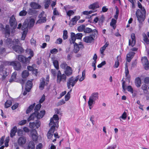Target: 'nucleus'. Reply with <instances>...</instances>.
Here are the masks:
<instances>
[{
  "mask_svg": "<svg viewBox=\"0 0 149 149\" xmlns=\"http://www.w3.org/2000/svg\"><path fill=\"white\" fill-rule=\"evenodd\" d=\"M58 116L56 114L54 115L53 117L51 118L49 123V125L51 128L47 134V137L48 139H51L53 136L55 127H58Z\"/></svg>",
  "mask_w": 149,
  "mask_h": 149,
  "instance_id": "nucleus-1",
  "label": "nucleus"
},
{
  "mask_svg": "<svg viewBox=\"0 0 149 149\" xmlns=\"http://www.w3.org/2000/svg\"><path fill=\"white\" fill-rule=\"evenodd\" d=\"M79 78V75L77 76L75 78L73 77H70L67 82V86L68 89L70 88V86L73 87L78 81Z\"/></svg>",
  "mask_w": 149,
  "mask_h": 149,
  "instance_id": "nucleus-2",
  "label": "nucleus"
},
{
  "mask_svg": "<svg viewBox=\"0 0 149 149\" xmlns=\"http://www.w3.org/2000/svg\"><path fill=\"white\" fill-rule=\"evenodd\" d=\"M57 83L58 84H60L61 81L65 82L66 81L67 77L64 74H62L60 70L58 72L57 76Z\"/></svg>",
  "mask_w": 149,
  "mask_h": 149,
  "instance_id": "nucleus-3",
  "label": "nucleus"
},
{
  "mask_svg": "<svg viewBox=\"0 0 149 149\" xmlns=\"http://www.w3.org/2000/svg\"><path fill=\"white\" fill-rule=\"evenodd\" d=\"M136 15L139 23L140 24L142 23L145 19L146 15L142 14L140 10L139 9L136 10Z\"/></svg>",
  "mask_w": 149,
  "mask_h": 149,
  "instance_id": "nucleus-4",
  "label": "nucleus"
},
{
  "mask_svg": "<svg viewBox=\"0 0 149 149\" xmlns=\"http://www.w3.org/2000/svg\"><path fill=\"white\" fill-rule=\"evenodd\" d=\"M8 64L10 65L13 66L14 69L16 70H19L21 68V65L20 63L17 61H13L8 62Z\"/></svg>",
  "mask_w": 149,
  "mask_h": 149,
  "instance_id": "nucleus-5",
  "label": "nucleus"
},
{
  "mask_svg": "<svg viewBox=\"0 0 149 149\" xmlns=\"http://www.w3.org/2000/svg\"><path fill=\"white\" fill-rule=\"evenodd\" d=\"M99 98V94L97 92H95L92 93L89 97L88 101L95 103V101L98 100Z\"/></svg>",
  "mask_w": 149,
  "mask_h": 149,
  "instance_id": "nucleus-6",
  "label": "nucleus"
},
{
  "mask_svg": "<svg viewBox=\"0 0 149 149\" xmlns=\"http://www.w3.org/2000/svg\"><path fill=\"white\" fill-rule=\"evenodd\" d=\"M10 26L13 27L14 29H15L17 26V22L14 15H12L10 18Z\"/></svg>",
  "mask_w": 149,
  "mask_h": 149,
  "instance_id": "nucleus-7",
  "label": "nucleus"
},
{
  "mask_svg": "<svg viewBox=\"0 0 149 149\" xmlns=\"http://www.w3.org/2000/svg\"><path fill=\"white\" fill-rule=\"evenodd\" d=\"M18 60L20 62L24 64H27L29 63V61L27 58H26L24 56L20 55L18 57Z\"/></svg>",
  "mask_w": 149,
  "mask_h": 149,
  "instance_id": "nucleus-8",
  "label": "nucleus"
},
{
  "mask_svg": "<svg viewBox=\"0 0 149 149\" xmlns=\"http://www.w3.org/2000/svg\"><path fill=\"white\" fill-rule=\"evenodd\" d=\"M83 41L87 43H91L94 41V37L91 35L85 36L83 38Z\"/></svg>",
  "mask_w": 149,
  "mask_h": 149,
  "instance_id": "nucleus-9",
  "label": "nucleus"
},
{
  "mask_svg": "<svg viewBox=\"0 0 149 149\" xmlns=\"http://www.w3.org/2000/svg\"><path fill=\"white\" fill-rule=\"evenodd\" d=\"M31 134L33 140L34 141H37L38 136L37 131L35 129H32L31 131Z\"/></svg>",
  "mask_w": 149,
  "mask_h": 149,
  "instance_id": "nucleus-10",
  "label": "nucleus"
},
{
  "mask_svg": "<svg viewBox=\"0 0 149 149\" xmlns=\"http://www.w3.org/2000/svg\"><path fill=\"white\" fill-rule=\"evenodd\" d=\"M131 38L132 40L130 39L129 40V45L130 46L131 45L132 47L134 46L136 44V38L135 35L134 33H132L131 34Z\"/></svg>",
  "mask_w": 149,
  "mask_h": 149,
  "instance_id": "nucleus-11",
  "label": "nucleus"
},
{
  "mask_svg": "<svg viewBox=\"0 0 149 149\" xmlns=\"http://www.w3.org/2000/svg\"><path fill=\"white\" fill-rule=\"evenodd\" d=\"M80 17L79 16H75L74 17L72 18L70 21L69 25L70 26H72L74 25H75L77 22L80 19Z\"/></svg>",
  "mask_w": 149,
  "mask_h": 149,
  "instance_id": "nucleus-12",
  "label": "nucleus"
},
{
  "mask_svg": "<svg viewBox=\"0 0 149 149\" xmlns=\"http://www.w3.org/2000/svg\"><path fill=\"white\" fill-rule=\"evenodd\" d=\"M125 72L126 79L130 81V76L129 74V71L128 68L127 63H126L125 64Z\"/></svg>",
  "mask_w": 149,
  "mask_h": 149,
  "instance_id": "nucleus-13",
  "label": "nucleus"
},
{
  "mask_svg": "<svg viewBox=\"0 0 149 149\" xmlns=\"http://www.w3.org/2000/svg\"><path fill=\"white\" fill-rule=\"evenodd\" d=\"M13 50L18 53H21L23 52L22 48L20 46L16 45L13 47Z\"/></svg>",
  "mask_w": 149,
  "mask_h": 149,
  "instance_id": "nucleus-14",
  "label": "nucleus"
},
{
  "mask_svg": "<svg viewBox=\"0 0 149 149\" xmlns=\"http://www.w3.org/2000/svg\"><path fill=\"white\" fill-rule=\"evenodd\" d=\"M26 139L24 136H21L17 140L18 144L20 146L24 145L26 142Z\"/></svg>",
  "mask_w": 149,
  "mask_h": 149,
  "instance_id": "nucleus-15",
  "label": "nucleus"
},
{
  "mask_svg": "<svg viewBox=\"0 0 149 149\" xmlns=\"http://www.w3.org/2000/svg\"><path fill=\"white\" fill-rule=\"evenodd\" d=\"M2 28L5 31V33L6 37H8L10 34V30L9 26L6 25L5 28H3V25L2 24Z\"/></svg>",
  "mask_w": 149,
  "mask_h": 149,
  "instance_id": "nucleus-16",
  "label": "nucleus"
},
{
  "mask_svg": "<svg viewBox=\"0 0 149 149\" xmlns=\"http://www.w3.org/2000/svg\"><path fill=\"white\" fill-rule=\"evenodd\" d=\"M72 70L70 66L68 67L64 71V74L66 76L69 77L72 75Z\"/></svg>",
  "mask_w": 149,
  "mask_h": 149,
  "instance_id": "nucleus-17",
  "label": "nucleus"
},
{
  "mask_svg": "<svg viewBox=\"0 0 149 149\" xmlns=\"http://www.w3.org/2000/svg\"><path fill=\"white\" fill-rule=\"evenodd\" d=\"M135 53L134 52H129L127 55V61L130 62L131 61V59L133 57Z\"/></svg>",
  "mask_w": 149,
  "mask_h": 149,
  "instance_id": "nucleus-18",
  "label": "nucleus"
},
{
  "mask_svg": "<svg viewBox=\"0 0 149 149\" xmlns=\"http://www.w3.org/2000/svg\"><path fill=\"white\" fill-rule=\"evenodd\" d=\"M32 80L31 81L29 80L26 82L25 85V88L28 91H30L33 85Z\"/></svg>",
  "mask_w": 149,
  "mask_h": 149,
  "instance_id": "nucleus-19",
  "label": "nucleus"
},
{
  "mask_svg": "<svg viewBox=\"0 0 149 149\" xmlns=\"http://www.w3.org/2000/svg\"><path fill=\"white\" fill-rule=\"evenodd\" d=\"M71 40H70V44H72L73 43H76L75 42L76 38V35L74 33L71 32L70 33Z\"/></svg>",
  "mask_w": 149,
  "mask_h": 149,
  "instance_id": "nucleus-20",
  "label": "nucleus"
},
{
  "mask_svg": "<svg viewBox=\"0 0 149 149\" xmlns=\"http://www.w3.org/2000/svg\"><path fill=\"white\" fill-rule=\"evenodd\" d=\"M30 6L32 8L34 9H38L41 7L38 4L33 2L30 3Z\"/></svg>",
  "mask_w": 149,
  "mask_h": 149,
  "instance_id": "nucleus-21",
  "label": "nucleus"
},
{
  "mask_svg": "<svg viewBox=\"0 0 149 149\" xmlns=\"http://www.w3.org/2000/svg\"><path fill=\"white\" fill-rule=\"evenodd\" d=\"M17 130V127L16 126H14L11 130L10 133V136L11 138L15 136L16 132Z\"/></svg>",
  "mask_w": 149,
  "mask_h": 149,
  "instance_id": "nucleus-22",
  "label": "nucleus"
},
{
  "mask_svg": "<svg viewBox=\"0 0 149 149\" xmlns=\"http://www.w3.org/2000/svg\"><path fill=\"white\" fill-rule=\"evenodd\" d=\"M36 113V114L37 118L40 119L42 118L45 114V111L43 110L40 111V113H38V111L37 112V113Z\"/></svg>",
  "mask_w": 149,
  "mask_h": 149,
  "instance_id": "nucleus-23",
  "label": "nucleus"
},
{
  "mask_svg": "<svg viewBox=\"0 0 149 149\" xmlns=\"http://www.w3.org/2000/svg\"><path fill=\"white\" fill-rule=\"evenodd\" d=\"M99 6L98 2H95L90 5L88 7L90 9L94 10L99 8Z\"/></svg>",
  "mask_w": 149,
  "mask_h": 149,
  "instance_id": "nucleus-24",
  "label": "nucleus"
},
{
  "mask_svg": "<svg viewBox=\"0 0 149 149\" xmlns=\"http://www.w3.org/2000/svg\"><path fill=\"white\" fill-rule=\"evenodd\" d=\"M45 79L44 78H42L40 80V84L39 88L41 90H43L45 85Z\"/></svg>",
  "mask_w": 149,
  "mask_h": 149,
  "instance_id": "nucleus-25",
  "label": "nucleus"
},
{
  "mask_svg": "<svg viewBox=\"0 0 149 149\" xmlns=\"http://www.w3.org/2000/svg\"><path fill=\"white\" fill-rule=\"evenodd\" d=\"M26 52L28 54L30 55V56L27 58L30 62V59L34 56V54L33 52L31 49H28L27 50Z\"/></svg>",
  "mask_w": 149,
  "mask_h": 149,
  "instance_id": "nucleus-26",
  "label": "nucleus"
},
{
  "mask_svg": "<svg viewBox=\"0 0 149 149\" xmlns=\"http://www.w3.org/2000/svg\"><path fill=\"white\" fill-rule=\"evenodd\" d=\"M68 8V7L67 6H65L64 7V9L66 12L67 15L69 17L74 15V12L73 10H70L67 11Z\"/></svg>",
  "mask_w": 149,
  "mask_h": 149,
  "instance_id": "nucleus-27",
  "label": "nucleus"
},
{
  "mask_svg": "<svg viewBox=\"0 0 149 149\" xmlns=\"http://www.w3.org/2000/svg\"><path fill=\"white\" fill-rule=\"evenodd\" d=\"M135 85L137 88L140 87L141 84V81L140 78L139 77L136 78L135 81Z\"/></svg>",
  "mask_w": 149,
  "mask_h": 149,
  "instance_id": "nucleus-28",
  "label": "nucleus"
},
{
  "mask_svg": "<svg viewBox=\"0 0 149 149\" xmlns=\"http://www.w3.org/2000/svg\"><path fill=\"white\" fill-rule=\"evenodd\" d=\"M36 115V114L35 112L32 113L28 118V121H29L30 120H33L35 118H37V115Z\"/></svg>",
  "mask_w": 149,
  "mask_h": 149,
  "instance_id": "nucleus-29",
  "label": "nucleus"
},
{
  "mask_svg": "<svg viewBox=\"0 0 149 149\" xmlns=\"http://www.w3.org/2000/svg\"><path fill=\"white\" fill-rule=\"evenodd\" d=\"M36 104L35 103H34L33 104L30 105L27 108L26 110V113L28 114L30 113L31 111L33 109L34 107H35Z\"/></svg>",
  "mask_w": 149,
  "mask_h": 149,
  "instance_id": "nucleus-30",
  "label": "nucleus"
},
{
  "mask_svg": "<svg viewBox=\"0 0 149 149\" xmlns=\"http://www.w3.org/2000/svg\"><path fill=\"white\" fill-rule=\"evenodd\" d=\"M35 147L34 142L33 141H31L28 144L27 149H34Z\"/></svg>",
  "mask_w": 149,
  "mask_h": 149,
  "instance_id": "nucleus-31",
  "label": "nucleus"
},
{
  "mask_svg": "<svg viewBox=\"0 0 149 149\" xmlns=\"http://www.w3.org/2000/svg\"><path fill=\"white\" fill-rule=\"evenodd\" d=\"M28 26L29 24H28V22L25 21L22 26V29L23 30H28Z\"/></svg>",
  "mask_w": 149,
  "mask_h": 149,
  "instance_id": "nucleus-32",
  "label": "nucleus"
},
{
  "mask_svg": "<svg viewBox=\"0 0 149 149\" xmlns=\"http://www.w3.org/2000/svg\"><path fill=\"white\" fill-rule=\"evenodd\" d=\"M74 45V48L73 51L75 53H77L79 50V48L78 44L76 43H73Z\"/></svg>",
  "mask_w": 149,
  "mask_h": 149,
  "instance_id": "nucleus-33",
  "label": "nucleus"
},
{
  "mask_svg": "<svg viewBox=\"0 0 149 149\" xmlns=\"http://www.w3.org/2000/svg\"><path fill=\"white\" fill-rule=\"evenodd\" d=\"M53 63L54 67L57 70L59 69V64L58 61L56 60H53Z\"/></svg>",
  "mask_w": 149,
  "mask_h": 149,
  "instance_id": "nucleus-34",
  "label": "nucleus"
},
{
  "mask_svg": "<svg viewBox=\"0 0 149 149\" xmlns=\"http://www.w3.org/2000/svg\"><path fill=\"white\" fill-rule=\"evenodd\" d=\"M29 74V72L26 70L23 71L22 74V77L23 78H26L27 77Z\"/></svg>",
  "mask_w": 149,
  "mask_h": 149,
  "instance_id": "nucleus-35",
  "label": "nucleus"
},
{
  "mask_svg": "<svg viewBox=\"0 0 149 149\" xmlns=\"http://www.w3.org/2000/svg\"><path fill=\"white\" fill-rule=\"evenodd\" d=\"M116 23V21L114 19H111V22L110 23V25L111 26L113 27V28L114 29L116 27V26H115Z\"/></svg>",
  "mask_w": 149,
  "mask_h": 149,
  "instance_id": "nucleus-36",
  "label": "nucleus"
},
{
  "mask_svg": "<svg viewBox=\"0 0 149 149\" xmlns=\"http://www.w3.org/2000/svg\"><path fill=\"white\" fill-rule=\"evenodd\" d=\"M143 40L146 44H149V40L145 33L143 34Z\"/></svg>",
  "mask_w": 149,
  "mask_h": 149,
  "instance_id": "nucleus-37",
  "label": "nucleus"
},
{
  "mask_svg": "<svg viewBox=\"0 0 149 149\" xmlns=\"http://www.w3.org/2000/svg\"><path fill=\"white\" fill-rule=\"evenodd\" d=\"M12 102L10 100H8L5 102V108H8L10 107L12 105Z\"/></svg>",
  "mask_w": 149,
  "mask_h": 149,
  "instance_id": "nucleus-38",
  "label": "nucleus"
},
{
  "mask_svg": "<svg viewBox=\"0 0 149 149\" xmlns=\"http://www.w3.org/2000/svg\"><path fill=\"white\" fill-rule=\"evenodd\" d=\"M23 10L21 11L19 13V15L20 16H24L27 14V12L24 10L26 9L25 8L23 7Z\"/></svg>",
  "mask_w": 149,
  "mask_h": 149,
  "instance_id": "nucleus-39",
  "label": "nucleus"
},
{
  "mask_svg": "<svg viewBox=\"0 0 149 149\" xmlns=\"http://www.w3.org/2000/svg\"><path fill=\"white\" fill-rule=\"evenodd\" d=\"M16 75V72H14L13 73L10 79V82H12L15 79Z\"/></svg>",
  "mask_w": 149,
  "mask_h": 149,
  "instance_id": "nucleus-40",
  "label": "nucleus"
},
{
  "mask_svg": "<svg viewBox=\"0 0 149 149\" xmlns=\"http://www.w3.org/2000/svg\"><path fill=\"white\" fill-rule=\"evenodd\" d=\"M72 89H71L69 92H68L67 94L65 96V100L66 101H68L70 98V93L72 91Z\"/></svg>",
  "mask_w": 149,
  "mask_h": 149,
  "instance_id": "nucleus-41",
  "label": "nucleus"
},
{
  "mask_svg": "<svg viewBox=\"0 0 149 149\" xmlns=\"http://www.w3.org/2000/svg\"><path fill=\"white\" fill-rule=\"evenodd\" d=\"M41 105L40 103L37 104L35 107L34 110L35 113H37L38 111L40 109L41 107Z\"/></svg>",
  "mask_w": 149,
  "mask_h": 149,
  "instance_id": "nucleus-42",
  "label": "nucleus"
},
{
  "mask_svg": "<svg viewBox=\"0 0 149 149\" xmlns=\"http://www.w3.org/2000/svg\"><path fill=\"white\" fill-rule=\"evenodd\" d=\"M91 33H92V34L91 35L94 37V39L95 37L97 36L98 35V31L96 29L92 30V31Z\"/></svg>",
  "mask_w": 149,
  "mask_h": 149,
  "instance_id": "nucleus-43",
  "label": "nucleus"
},
{
  "mask_svg": "<svg viewBox=\"0 0 149 149\" xmlns=\"http://www.w3.org/2000/svg\"><path fill=\"white\" fill-rule=\"evenodd\" d=\"M85 25H81L79 26L77 28V30L79 32H82L84 31V30L85 29Z\"/></svg>",
  "mask_w": 149,
  "mask_h": 149,
  "instance_id": "nucleus-44",
  "label": "nucleus"
},
{
  "mask_svg": "<svg viewBox=\"0 0 149 149\" xmlns=\"http://www.w3.org/2000/svg\"><path fill=\"white\" fill-rule=\"evenodd\" d=\"M51 0H45V8L46 9H47L51 3Z\"/></svg>",
  "mask_w": 149,
  "mask_h": 149,
  "instance_id": "nucleus-45",
  "label": "nucleus"
},
{
  "mask_svg": "<svg viewBox=\"0 0 149 149\" xmlns=\"http://www.w3.org/2000/svg\"><path fill=\"white\" fill-rule=\"evenodd\" d=\"M92 31V29L88 27L85 28L84 30V32L85 33H91Z\"/></svg>",
  "mask_w": 149,
  "mask_h": 149,
  "instance_id": "nucleus-46",
  "label": "nucleus"
},
{
  "mask_svg": "<svg viewBox=\"0 0 149 149\" xmlns=\"http://www.w3.org/2000/svg\"><path fill=\"white\" fill-rule=\"evenodd\" d=\"M35 23V21L34 19H30L29 22H28L29 27H31L33 26Z\"/></svg>",
  "mask_w": 149,
  "mask_h": 149,
  "instance_id": "nucleus-47",
  "label": "nucleus"
},
{
  "mask_svg": "<svg viewBox=\"0 0 149 149\" xmlns=\"http://www.w3.org/2000/svg\"><path fill=\"white\" fill-rule=\"evenodd\" d=\"M46 21V18L45 17H42L41 18L38 20L37 22L38 23H42L45 22Z\"/></svg>",
  "mask_w": 149,
  "mask_h": 149,
  "instance_id": "nucleus-48",
  "label": "nucleus"
},
{
  "mask_svg": "<svg viewBox=\"0 0 149 149\" xmlns=\"http://www.w3.org/2000/svg\"><path fill=\"white\" fill-rule=\"evenodd\" d=\"M142 62L143 64L147 63H149L148 59L147 57L146 56H144L142 57L141 59Z\"/></svg>",
  "mask_w": 149,
  "mask_h": 149,
  "instance_id": "nucleus-49",
  "label": "nucleus"
},
{
  "mask_svg": "<svg viewBox=\"0 0 149 149\" xmlns=\"http://www.w3.org/2000/svg\"><path fill=\"white\" fill-rule=\"evenodd\" d=\"M68 67H69V66H68L65 62L62 63L60 65L61 68L64 70H65Z\"/></svg>",
  "mask_w": 149,
  "mask_h": 149,
  "instance_id": "nucleus-50",
  "label": "nucleus"
},
{
  "mask_svg": "<svg viewBox=\"0 0 149 149\" xmlns=\"http://www.w3.org/2000/svg\"><path fill=\"white\" fill-rule=\"evenodd\" d=\"M86 72L85 70L83 71L82 72V77L79 79V81L80 82L83 81L85 78Z\"/></svg>",
  "mask_w": 149,
  "mask_h": 149,
  "instance_id": "nucleus-51",
  "label": "nucleus"
},
{
  "mask_svg": "<svg viewBox=\"0 0 149 149\" xmlns=\"http://www.w3.org/2000/svg\"><path fill=\"white\" fill-rule=\"evenodd\" d=\"M68 38V31L67 30L63 31V38L64 40L67 39Z\"/></svg>",
  "mask_w": 149,
  "mask_h": 149,
  "instance_id": "nucleus-52",
  "label": "nucleus"
},
{
  "mask_svg": "<svg viewBox=\"0 0 149 149\" xmlns=\"http://www.w3.org/2000/svg\"><path fill=\"white\" fill-rule=\"evenodd\" d=\"M119 56H118L117 57V60L116 61L114 65L113 66V67L115 68H117L119 64V60H118Z\"/></svg>",
  "mask_w": 149,
  "mask_h": 149,
  "instance_id": "nucleus-53",
  "label": "nucleus"
},
{
  "mask_svg": "<svg viewBox=\"0 0 149 149\" xmlns=\"http://www.w3.org/2000/svg\"><path fill=\"white\" fill-rule=\"evenodd\" d=\"M17 132L18 136H22L23 135V131L22 130L18 129Z\"/></svg>",
  "mask_w": 149,
  "mask_h": 149,
  "instance_id": "nucleus-54",
  "label": "nucleus"
},
{
  "mask_svg": "<svg viewBox=\"0 0 149 149\" xmlns=\"http://www.w3.org/2000/svg\"><path fill=\"white\" fill-rule=\"evenodd\" d=\"M83 35L82 33H78L76 34V39H80L81 38Z\"/></svg>",
  "mask_w": 149,
  "mask_h": 149,
  "instance_id": "nucleus-55",
  "label": "nucleus"
},
{
  "mask_svg": "<svg viewBox=\"0 0 149 149\" xmlns=\"http://www.w3.org/2000/svg\"><path fill=\"white\" fill-rule=\"evenodd\" d=\"M127 90L132 93H133V88L131 86H128L127 87Z\"/></svg>",
  "mask_w": 149,
  "mask_h": 149,
  "instance_id": "nucleus-56",
  "label": "nucleus"
},
{
  "mask_svg": "<svg viewBox=\"0 0 149 149\" xmlns=\"http://www.w3.org/2000/svg\"><path fill=\"white\" fill-rule=\"evenodd\" d=\"M127 113L126 112H124L122 116L119 117V118L120 119V118H122L124 120H125L127 118Z\"/></svg>",
  "mask_w": 149,
  "mask_h": 149,
  "instance_id": "nucleus-57",
  "label": "nucleus"
},
{
  "mask_svg": "<svg viewBox=\"0 0 149 149\" xmlns=\"http://www.w3.org/2000/svg\"><path fill=\"white\" fill-rule=\"evenodd\" d=\"M104 20V16L103 15H102L100 18V19H99V22L100 23H101L102 24Z\"/></svg>",
  "mask_w": 149,
  "mask_h": 149,
  "instance_id": "nucleus-58",
  "label": "nucleus"
},
{
  "mask_svg": "<svg viewBox=\"0 0 149 149\" xmlns=\"http://www.w3.org/2000/svg\"><path fill=\"white\" fill-rule=\"evenodd\" d=\"M62 42L63 40L62 39L60 38H59L56 40L55 43L56 44H61L62 43Z\"/></svg>",
  "mask_w": 149,
  "mask_h": 149,
  "instance_id": "nucleus-59",
  "label": "nucleus"
},
{
  "mask_svg": "<svg viewBox=\"0 0 149 149\" xmlns=\"http://www.w3.org/2000/svg\"><path fill=\"white\" fill-rule=\"evenodd\" d=\"M28 14L30 15H33L34 13V10L31 8H30L28 10Z\"/></svg>",
  "mask_w": 149,
  "mask_h": 149,
  "instance_id": "nucleus-60",
  "label": "nucleus"
},
{
  "mask_svg": "<svg viewBox=\"0 0 149 149\" xmlns=\"http://www.w3.org/2000/svg\"><path fill=\"white\" fill-rule=\"evenodd\" d=\"M117 146L116 144H114L111 146H108L106 149H115L116 148Z\"/></svg>",
  "mask_w": 149,
  "mask_h": 149,
  "instance_id": "nucleus-61",
  "label": "nucleus"
},
{
  "mask_svg": "<svg viewBox=\"0 0 149 149\" xmlns=\"http://www.w3.org/2000/svg\"><path fill=\"white\" fill-rule=\"evenodd\" d=\"M5 42L7 44V45L10 44L12 42V40L9 38H7L5 40Z\"/></svg>",
  "mask_w": 149,
  "mask_h": 149,
  "instance_id": "nucleus-62",
  "label": "nucleus"
},
{
  "mask_svg": "<svg viewBox=\"0 0 149 149\" xmlns=\"http://www.w3.org/2000/svg\"><path fill=\"white\" fill-rule=\"evenodd\" d=\"M6 53L5 49L4 48H0V54H2Z\"/></svg>",
  "mask_w": 149,
  "mask_h": 149,
  "instance_id": "nucleus-63",
  "label": "nucleus"
},
{
  "mask_svg": "<svg viewBox=\"0 0 149 149\" xmlns=\"http://www.w3.org/2000/svg\"><path fill=\"white\" fill-rule=\"evenodd\" d=\"M144 82L145 84H149V77H147L145 78L144 79Z\"/></svg>",
  "mask_w": 149,
  "mask_h": 149,
  "instance_id": "nucleus-64",
  "label": "nucleus"
}]
</instances>
